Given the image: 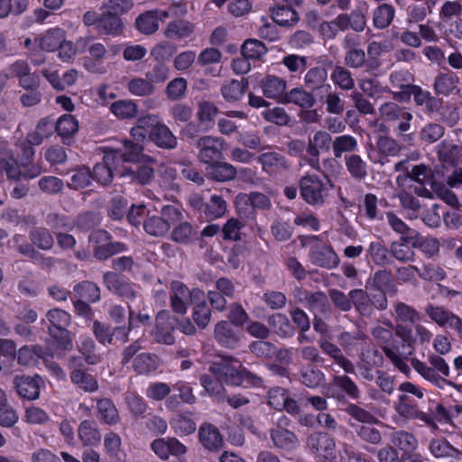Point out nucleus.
<instances>
[{"label":"nucleus","mask_w":462,"mask_h":462,"mask_svg":"<svg viewBox=\"0 0 462 462\" xmlns=\"http://www.w3.org/2000/svg\"><path fill=\"white\" fill-rule=\"evenodd\" d=\"M439 160L451 166H455L462 157V147L447 140L441 141L436 147Z\"/></svg>","instance_id":"ea45409f"},{"label":"nucleus","mask_w":462,"mask_h":462,"mask_svg":"<svg viewBox=\"0 0 462 462\" xmlns=\"http://www.w3.org/2000/svg\"><path fill=\"white\" fill-rule=\"evenodd\" d=\"M192 303L194 304L192 319L199 328L204 329L209 324L212 313L211 309L208 306L205 293L203 292L201 299H195Z\"/></svg>","instance_id":"864d4df0"},{"label":"nucleus","mask_w":462,"mask_h":462,"mask_svg":"<svg viewBox=\"0 0 462 462\" xmlns=\"http://www.w3.org/2000/svg\"><path fill=\"white\" fill-rule=\"evenodd\" d=\"M393 408L397 414L406 420H419L424 424L432 423L425 411L420 410L417 401L409 394H400Z\"/></svg>","instance_id":"2eb2a0df"},{"label":"nucleus","mask_w":462,"mask_h":462,"mask_svg":"<svg viewBox=\"0 0 462 462\" xmlns=\"http://www.w3.org/2000/svg\"><path fill=\"white\" fill-rule=\"evenodd\" d=\"M425 313L439 327L451 330L462 340V318L444 306L432 303L425 307Z\"/></svg>","instance_id":"9d476101"},{"label":"nucleus","mask_w":462,"mask_h":462,"mask_svg":"<svg viewBox=\"0 0 462 462\" xmlns=\"http://www.w3.org/2000/svg\"><path fill=\"white\" fill-rule=\"evenodd\" d=\"M307 446L312 453L323 456L327 459L335 457L336 442L328 433L314 432L307 439Z\"/></svg>","instance_id":"412c9836"},{"label":"nucleus","mask_w":462,"mask_h":462,"mask_svg":"<svg viewBox=\"0 0 462 462\" xmlns=\"http://www.w3.org/2000/svg\"><path fill=\"white\" fill-rule=\"evenodd\" d=\"M289 421L288 418L282 417L276 426L270 430V438L273 447L284 453L295 450L300 445L297 435L284 427L288 425Z\"/></svg>","instance_id":"4468645a"},{"label":"nucleus","mask_w":462,"mask_h":462,"mask_svg":"<svg viewBox=\"0 0 462 462\" xmlns=\"http://www.w3.org/2000/svg\"><path fill=\"white\" fill-rule=\"evenodd\" d=\"M116 174L125 182L146 185L152 180L154 171L147 165L124 166L116 171Z\"/></svg>","instance_id":"5701e85b"},{"label":"nucleus","mask_w":462,"mask_h":462,"mask_svg":"<svg viewBox=\"0 0 462 462\" xmlns=\"http://www.w3.org/2000/svg\"><path fill=\"white\" fill-rule=\"evenodd\" d=\"M46 226L55 236V232L72 231L74 229L73 218L69 215L57 211H51L44 217Z\"/></svg>","instance_id":"58836bf2"},{"label":"nucleus","mask_w":462,"mask_h":462,"mask_svg":"<svg viewBox=\"0 0 462 462\" xmlns=\"http://www.w3.org/2000/svg\"><path fill=\"white\" fill-rule=\"evenodd\" d=\"M384 92L390 93L393 100L398 102H408L413 96V101L417 106H425V112L428 115L439 112L443 106L442 98L432 96L428 90L422 89L418 85L411 87V90L405 92H392L388 87L383 88Z\"/></svg>","instance_id":"7ed1b4c3"},{"label":"nucleus","mask_w":462,"mask_h":462,"mask_svg":"<svg viewBox=\"0 0 462 462\" xmlns=\"http://www.w3.org/2000/svg\"><path fill=\"white\" fill-rule=\"evenodd\" d=\"M124 29L123 22L118 15L106 12L99 16L97 31L106 35H119Z\"/></svg>","instance_id":"c03bdc74"},{"label":"nucleus","mask_w":462,"mask_h":462,"mask_svg":"<svg viewBox=\"0 0 462 462\" xmlns=\"http://www.w3.org/2000/svg\"><path fill=\"white\" fill-rule=\"evenodd\" d=\"M102 280L106 290L125 300L127 306L130 305L129 301L142 299L140 285L116 272H105Z\"/></svg>","instance_id":"39448f33"},{"label":"nucleus","mask_w":462,"mask_h":462,"mask_svg":"<svg viewBox=\"0 0 462 462\" xmlns=\"http://www.w3.org/2000/svg\"><path fill=\"white\" fill-rule=\"evenodd\" d=\"M298 184L301 199L312 207L325 205L332 188L329 179H321L316 174L302 176Z\"/></svg>","instance_id":"f03ea898"},{"label":"nucleus","mask_w":462,"mask_h":462,"mask_svg":"<svg viewBox=\"0 0 462 462\" xmlns=\"http://www.w3.org/2000/svg\"><path fill=\"white\" fill-rule=\"evenodd\" d=\"M395 16V9L390 4H381L373 12V24L376 29L387 28Z\"/></svg>","instance_id":"052dcab7"},{"label":"nucleus","mask_w":462,"mask_h":462,"mask_svg":"<svg viewBox=\"0 0 462 462\" xmlns=\"http://www.w3.org/2000/svg\"><path fill=\"white\" fill-rule=\"evenodd\" d=\"M371 334L380 345L385 356L392 362V364L400 372L404 374H408L411 372V368L401 356L399 346L394 344L393 331L390 328L377 326L372 329Z\"/></svg>","instance_id":"423d86ee"},{"label":"nucleus","mask_w":462,"mask_h":462,"mask_svg":"<svg viewBox=\"0 0 462 462\" xmlns=\"http://www.w3.org/2000/svg\"><path fill=\"white\" fill-rule=\"evenodd\" d=\"M344 160L346 168L353 179L363 180L367 177L368 166L360 155L356 153L346 154Z\"/></svg>","instance_id":"de8ad7c7"},{"label":"nucleus","mask_w":462,"mask_h":462,"mask_svg":"<svg viewBox=\"0 0 462 462\" xmlns=\"http://www.w3.org/2000/svg\"><path fill=\"white\" fill-rule=\"evenodd\" d=\"M171 308L176 314L184 315L187 313L188 302H193L195 299H201L203 291L195 288L189 290L183 282L173 281L170 287Z\"/></svg>","instance_id":"9b49d317"},{"label":"nucleus","mask_w":462,"mask_h":462,"mask_svg":"<svg viewBox=\"0 0 462 462\" xmlns=\"http://www.w3.org/2000/svg\"><path fill=\"white\" fill-rule=\"evenodd\" d=\"M457 76L448 70L439 73L434 79L433 88L437 95L448 96L457 86Z\"/></svg>","instance_id":"8fccbe9b"},{"label":"nucleus","mask_w":462,"mask_h":462,"mask_svg":"<svg viewBox=\"0 0 462 462\" xmlns=\"http://www.w3.org/2000/svg\"><path fill=\"white\" fill-rule=\"evenodd\" d=\"M242 364L239 360L230 356H221L219 360L210 363L208 371L226 384L241 385Z\"/></svg>","instance_id":"6e6552de"},{"label":"nucleus","mask_w":462,"mask_h":462,"mask_svg":"<svg viewBox=\"0 0 462 462\" xmlns=\"http://www.w3.org/2000/svg\"><path fill=\"white\" fill-rule=\"evenodd\" d=\"M172 389L178 392V394L170 395L165 400L167 410L176 411L180 408L181 403L194 404L197 402V397L193 393L192 387L189 383L178 381L173 384Z\"/></svg>","instance_id":"b1692460"},{"label":"nucleus","mask_w":462,"mask_h":462,"mask_svg":"<svg viewBox=\"0 0 462 462\" xmlns=\"http://www.w3.org/2000/svg\"><path fill=\"white\" fill-rule=\"evenodd\" d=\"M160 366V358L152 353L138 354L133 360V369L138 374H149Z\"/></svg>","instance_id":"37998d69"},{"label":"nucleus","mask_w":462,"mask_h":462,"mask_svg":"<svg viewBox=\"0 0 462 462\" xmlns=\"http://www.w3.org/2000/svg\"><path fill=\"white\" fill-rule=\"evenodd\" d=\"M257 162L261 165L263 171L270 176L287 171L291 168L288 159L277 152H266L257 157Z\"/></svg>","instance_id":"aec40b11"},{"label":"nucleus","mask_w":462,"mask_h":462,"mask_svg":"<svg viewBox=\"0 0 462 462\" xmlns=\"http://www.w3.org/2000/svg\"><path fill=\"white\" fill-rule=\"evenodd\" d=\"M14 385L20 397L32 401L39 398L43 381L38 374L16 375L14 378Z\"/></svg>","instance_id":"6ab92c4d"},{"label":"nucleus","mask_w":462,"mask_h":462,"mask_svg":"<svg viewBox=\"0 0 462 462\" xmlns=\"http://www.w3.org/2000/svg\"><path fill=\"white\" fill-rule=\"evenodd\" d=\"M249 84L247 79L241 80L230 79L226 81L220 88L221 96L228 103L239 101L246 93Z\"/></svg>","instance_id":"473e14b6"},{"label":"nucleus","mask_w":462,"mask_h":462,"mask_svg":"<svg viewBox=\"0 0 462 462\" xmlns=\"http://www.w3.org/2000/svg\"><path fill=\"white\" fill-rule=\"evenodd\" d=\"M0 173H5L10 180L17 181L22 178V169L10 151L0 155Z\"/></svg>","instance_id":"6e6d98bb"},{"label":"nucleus","mask_w":462,"mask_h":462,"mask_svg":"<svg viewBox=\"0 0 462 462\" xmlns=\"http://www.w3.org/2000/svg\"><path fill=\"white\" fill-rule=\"evenodd\" d=\"M70 382L79 390L92 393L98 390L99 384L97 376L89 373L85 367L83 358L79 356H71L67 360Z\"/></svg>","instance_id":"0eeeda50"},{"label":"nucleus","mask_w":462,"mask_h":462,"mask_svg":"<svg viewBox=\"0 0 462 462\" xmlns=\"http://www.w3.org/2000/svg\"><path fill=\"white\" fill-rule=\"evenodd\" d=\"M125 402L134 419L144 418L148 411V404L145 400L134 392L125 393Z\"/></svg>","instance_id":"774afa93"},{"label":"nucleus","mask_w":462,"mask_h":462,"mask_svg":"<svg viewBox=\"0 0 462 462\" xmlns=\"http://www.w3.org/2000/svg\"><path fill=\"white\" fill-rule=\"evenodd\" d=\"M207 170L208 178L218 182L232 180L237 173L236 167L228 162H219V160L209 164Z\"/></svg>","instance_id":"4c0bfd02"},{"label":"nucleus","mask_w":462,"mask_h":462,"mask_svg":"<svg viewBox=\"0 0 462 462\" xmlns=\"http://www.w3.org/2000/svg\"><path fill=\"white\" fill-rule=\"evenodd\" d=\"M379 115L381 119L391 124L393 131L399 134H403L411 128L412 113L407 107L400 106L396 102L383 103L379 107Z\"/></svg>","instance_id":"20e7f679"},{"label":"nucleus","mask_w":462,"mask_h":462,"mask_svg":"<svg viewBox=\"0 0 462 462\" xmlns=\"http://www.w3.org/2000/svg\"><path fill=\"white\" fill-rule=\"evenodd\" d=\"M357 148V140L350 134L337 135L333 139L332 151L335 158H341L343 153H355Z\"/></svg>","instance_id":"4d7b16f0"},{"label":"nucleus","mask_w":462,"mask_h":462,"mask_svg":"<svg viewBox=\"0 0 462 462\" xmlns=\"http://www.w3.org/2000/svg\"><path fill=\"white\" fill-rule=\"evenodd\" d=\"M267 323L273 333L281 337L289 338L295 333L293 325L285 314L274 313L268 318Z\"/></svg>","instance_id":"a19ab883"},{"label":"nucleus","mask_w":462,"mask_h":462,"mask_svg":"<svg viewBox=\"0 0 462 462\" xmlns=\"http://www.w3.org/2000/svg\"><path fill=\"white\" fill-rule=\"evenodd\" d=\"M429 449L430 453L437 458H457L462 454L461 451L454 448L447 439L443 438L432 439L430 442Z\"/></svg>","instance_id":"5fc2aeb1"},{"label":"nucleus","mask_w":462,"mask_h":462,"mask_svg":"<svg viewBox=\"0 0 462 462\" xmlns=\"http://www.w3.org/2000/svg\"><path fill=\"white\" fill-rule=\"evenodd\" d=\"M309 258L314 265L331 270L339 264V257L330 245L318 244L310 247Z\"/></svg>","instance_id":"dca6fc26"},{"label":"nucleus","mask_w":462,"mask_h":462,"mask_svg":"<svg viewBox=\"0 0 462 462\" xmlns=\"http://www.w3.org/2000/svg\"><path fill=\"white\" fill-rule=\"evenodd\" d=\"M175 317L168 310H161L155 316L154 327L150 332L152 341L171 346L175 343Z\"/></svg>","instance_id":"f8f14e48"},{"label":"nucleus","mask_w":462,"mask_h":462,"mask_svg":"<svg viewBox=\"0 0 462 462\" xmlns=\"http://www.w3.org/2000/svg\"><path fill=\"white\" fill-rule=\"evenodd\" d=\"M385 217L388 225L393 231L400 236V239L404 242H411L412 238L418 232L417 230L411 228L402 218L392 211L386 212Z\"/></svg>","instance_id":"3c124183"},{"label":"nucleus","mask_w":462,"mask_h":462,"mask_svg":"<svg viewBox=\"0 0 462 462\" xmlns=\"http://www.w3.org/2000/svg\"><path fill=\"white\" fill-rule=\"evenodd\" d=\"M225 144V140L220 137L212 135L199 137L195 143L196 148L199 150L198 159L202 163L208 165L222 159Z\"/></svg>","instance_id":"ddd939ff"},{"label":"nucleus","mask_w":462,"mask_h":462,"mask_svg":"<svg viewBox=\"0 0 462 462\" xmlns=\"http://www.w3.org/2000/svg\"><path fill=\"white\" fill-rule=\"evenodd\" d=\"M97 417L102 424L114 426L120 421L116 406L110 398L96 399Z\"/></svg>","instance_id":"c756f323"},{"label":"nucleus","mask_w":462,"mask_h":462,"mask_svg":"<svg viewBox=\"0 0 462 462\" xmlns=\"http://www.w3.org/2000/svg\"><path fill=\"white\" fill-rule=\"evenodd\" d=\"M96 343L88 336L80 337L79 343L77 346L78 351L81 354L83 362L90 365H96L102 361V356L96 353Z\"/></svg>","instance_id":"a18cd8bd"},{"label":"nucleus","mask_w":462,"mask_h":462,"mask_svg":"<svg viewBox=\"0 0 462 462\" xmlns=\"http://www.w3.org/2000/svg\"><path fill=\"white\" fill-rule=\"evenodd\" d=\"M226 212V201L222 196L213 194L210 196L209 199L206 201L203 217L209 222L224 217Z\"/></svg>","instance_id":"79ce46f5"},{"label":"nucleus","mask_w":462,"mask_h":462,"mask_svg":"<svg viewBox=\"0 0 462 462\" xmlns=\"http://www.w3.org/2000/svg\"><path fill=\"white\" fill-rule=\"evenodd\" d=\"M195 26L192 23L184 19H176L170 22L164 31V36L174 41H180L191 36Z\"/></svg>","instance_id":"c9c22d12"},{"label":"nucleus","mask_w":462,"mask_h":462,"mask_svg":"<svg viewBox=\"0 0 462 462\" xmlns=\"http://www.w3.org/2000/svg\"><path fill=\"white\" fill-rule=\"evenodd\" d=\"M272 17L275 23L291 26L299 21L298 13L289 5H277L272 9Z\"/></svg>","instance_id":"0e129e2a"},{"label":"nucleus","mask_w":462,"mask_h":462,"mask_svg":"<svg viewBox=\"0 0 462 462\" xmlns=\"http://www.w3.org/2000/svg\"><path fill=\"white\" fill-rule=\"evenodd\" d=\"M45 349L39 346H23L16 354L17 363L23 366L32 365L36 363L37 358L44 356Z\"/></svg>","instance_id":"e2e57ef3"},{"label":"nucleus","mask_w":462,"mask_h":462,"mask_svg":"<svg viewBox=\"0 0 462 462\" xmlns=\"http://www.w3.org/2000/svg\"><path fill=\"white\" fill-rule=\"evenodd\" d=\"M127 245L120 241H112L96 245L93 249V255L98 261H106L114 255L124 253Z\"/></svg>","instance_id":"13d9d810"},{"label":"nucleus","mask_w":462,"mask_h":462,"mask_svg":"<svg viewBox=\"0 0 462 462\" xmlns=\"http://www.w3.org/2000/svg\"><path fill=\"white\" fill-rule=\"evenodd\" d=\"M410 243L412 248L420 250L428 257H433L439 252V242L437 238L424 237L419 232Z\"/></svg>","instance_id":"69168bd1"},{"label":"nucleus","mask_w":462,"mask_h":462,"mask_svg":"<svg viewBox=\"0 0 462 462\" xmlns=\"http://www.w3.org/2000/svg\"><path fill=\"white\" fill-rule=\"evenodd\" d=\"M282 104H293L302 108H312L316 104L313 92L303 87H296L285 92Z\"/></svg>","instance_id":"cd10ccee"},{"label":"nucleus","mask_w":462,"mask_h":462,"mask_svg":"<svg viewBox=\"0 0 462 462\" xmlns=\"http://www.w3.org/2000/svg\"><path fill=\"white\" fill-rule=\"evenodd\" d=\"M148 140L156 146L165 150H172L176 148L178 143L176 136L172 134L171 129L162 122L159 123Z\"/></svg>","instance_id":"72a5a7b5"},{"label":"nucleus","mask_w":462,"mask_h":462,"mask_svg":"<svg viewBox=\"0 0 462 462\" xmlns=\"http://www.w3.org/2000/svg\"><path fill=\"white\" fill-rule=\"evenodd\" d=\"M65 32L60 28H53L35 37L34 42L45 51H57L64 42Z\"/></svg>","instance_id":"f704fd0d"},{"label":"nucleus","mask_w":462,"mask_h":462,"mask_svg":"<svg viewBox=\"0 0 462 462\" xmlns=\"http://www.w3.org/2000/svg\"><path fill=\"white\" fill-rule=\"evenodd\" d=\"M151 449L162 460H168L170 456L180 457L187 453V447L176 438L155 439L151 443Z\"/></svg>","instance_id":"a211bd4d"},{"label":"nucleus","mask_w":462,"mask_h":462,"mask_svg":"<svg viewBox=\"0 0 462 462\" xmlns=\"http://www.w3.org/2000/svg\"><path fill=\"white\" fill-rule=\"evenodd\" d=\"M327 396L335 399L338 404L344 405L348 403L346 398L358 400L361 397V391L348 375H334L328 387Z\"/></svg>","instance_id":"1a4fd4ad"},{"label":"nucleus","mask_w":462,"mask_h":462,"mask_svg":"<svg viewBox=\"0 0 462 462\" xmlns=\"http://www.w3.org/2000/svg\"><path fill=\"white\" fill-rule=\"evenodd\" d=\"M349 426L355 430L356 436L372 445H380L382 443V434L378 429L374 427V423H365L363 425H356L351 421L348 422Z\"/></svg>","instance_id":"680f3d73"},{"label":"nucleus","mask_w":462,"mask_h":462,"mask_svg":"<svg viewBox=\"0 0 462 462\" xmlns=\"http://www.w3.org/2000/svg\"><path fill=\"white\" fill-rule=\"evenodd\" d=\"M351 309L353 306L356 310L363 316L370 315L372 313V307L370 304V295L362 289H353L349 291Z\"/></svg>","instance_id":"338daca9"},{"label":"nucleus","mask_w":462,"mask_h":462,"mask_svg":"<svg viewBox=\"0 0 462 462\" xmlns=\"http://www.w3.org/2000/svg\"><path fill=\"white\" fill-rule=\"evenodd\" d=\"M340 411L346 413L350 419L359 422V425L367 422L377 423L379 421L372 412L353 402L345 403L343 407L340 408Z\"/></svg>","instance_id":"bf43d9fd"},{"label":"nucleus","mask_w":462,"mask_h":462,"mask_svg":"<svg viewBox=\"0 0 462 462\" xmlns=\"http://www.w3.org/2000/svg\"><path fill=\"white\" fill-rule=\"evenodd\" d=\"M218 112L217 106L212 102L201 101L199 103L197 117L204 130L208 131L213 128Z\"/></svg>","instance_id":"49530a36"},{"label":"nucleus","mask_w":462,"mask_h":462,"mask_svg":"<svg viewBox=\"0 0 462 462\" xmlns=\"http://www.w3.org/2000/svg\"><path fill=\"white\" fill-rule=\"evenodd\" d=\"M258 86L265 97L282 104L287 88V82L284 79L267 74L260 79Z\"/></svg>","instance_id":"4be33fe9"},{"label":"nucleus","mask_w":462,"mask_h":462,"mask_svg":"<svg viewBox=\"0 0 462 462\" xmlns=\"http://www.w3.org/2000/svg\"><path fill=\"white\" fill-rule=\"evenodd\" d=\"M413 369L426 381L439 389L446 385H450L451 382L448 380L450 375V369L443 357L436 354L428 356L427 362L412 358L411 360Z\"/></svg>","instance_id":"f257e3e1"},{"label":"nucleus","mask_w":462,"mask_h":462,"mask_svg":"<svg viewBox=\"0 0 462 462\" xmlns=\"http://www.w3.org/2000/svg\"><path fill=\"white\" fill-rule=\"evenodd\" d=\"M161 120L155 115H146L137 119L136 125L131 129V135L136 142L148 140Z\"/></svg>","instance_id":"2f4dec72"},{"label":"nucleus","mask_w":462,"mask_h":462,"mask_svg":"<svg viewBox=\"0 0 462 462\" xmlns=\"http://www.w3.org/2000/svg\"><path fill=\"white\" fill-rule=\"evenodd\" d=\"M333 84L339 89L349 91L355 88V79L351 71L342 65H336L330 74Z\"/></svg>","instance_id":"603ef678"},{"label":"nucleus","mask_w":462,"mask_h":462,"mask_svg":"<svg viewBox=\"0 0 462 462\" xmlns=\"http://www.w3.org/2000/svg\"><path fill=\"white\" fill-rule=\"evenodd\" d=\"M78 438L83 447H96L101 442L102 435L97 421L84 420L78 427Z\"/></svg>","instance_id":"c85d7f7f"},{"label":"nucleus","mask_w":462,"mask_h":462,"mask_svg":"<svg viewBox=\"0 0 462 462\" xmlns=\"http://www.w3.org/2000/svg\"><path fill=\"white\" fill-rule=\"evenodd\" d=\"M29 239L37 250L51 251L55 244L54 235L47 227H33L29 232Z\"/></svg>","instance_id":"e433bc0d"},{"label":"nucleus","mask_w":462,"mask_h":462,"mask_svg":"<svg viewBox=\"0 0 462 462\" xmlns=\"http://www.w3.org/2000/svg\"><path fill=\"white\" fill-rule=\"evenodd\" d=\"M304 87L311 92L319 91L320 95L324 90L330 88L328 83V70L319 66L312 67L307 70L303 78Z\"/></svg>","instance_id":"a878e982"},{"label":"nucleus","mask_w":462,"mask_h":462,"mask_svg":"<svg viewBox=\"0 0 462 462\" xmlns=\"http://www.w3.org/2000/svg\"><path fill=\"white\" fill-rule=\"evenodd\" d=\"M199 440L206 449L211 452L218 451L225 443L218 428L209 422H204L199 428Z\"/></svg>","instance_id":"393cba45"},{"label":"nucleus","mask_w":462,"mask_h":462,"mask_svg":"<svg viewBox=\"0 0 462 462\" xmlns=\"http://www.w3.org/2000/svg\"><path fill=\"white\" fill-rule=\"evenodd\" d=\"M299 382L310 389H316L325 383V374L313 364L302 365L298 373Z\"/></svg>","instance_id":"7c9ffc66"},{"label":"nucleus","mask_w":462,"mask_h":462,"mask_svg":"<svg viewBox=\"0 0 462 462\" xmlns=\"http://www.w3.org/2000/svg\"><path fill=\"white\" fill-rule=\"evenodd\" d=\"M324 104L326 105V111L328 114L340 116L346 109V101L341 97L340 93L333 89L330 86L329 89L324 90ZM319 100H323V96L319 95Z\"/></svg>","instance_id":"09e8293b"},{"label":"nucleus","mask_w":462,"mask_h":462,"mask_svg":"<svg viewBox=\"0 0 462 462\" xmlns=\"http://www.w3.org/2000/svg\"><path fill=\"white\" fill-rule=\"evenodd\" d=\"M215 338L219 345L227 348H236L240 341V333L230 323L221 320L214 329Z\"/></svg>","instance_id":"bb28decb"},{"label":"nucleus","mask_w":462,"mask_h":462,"mask_svg":"<svg viewBox=\"0 0 462 462\" xmlns=\"http://www.w3.org/2000/svg\"><path fill=\"white\" fill-rule=\"evenodd\" d=\"M333 138L329 133L325 130L317 131L312 137L309 139L307 145V153L310 158L308 163L315 168L319 164V156L320 152H328L332 148Z\"/></svg>","instance_id":"f3484780"}]
</instances>
